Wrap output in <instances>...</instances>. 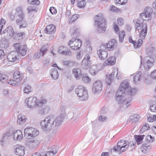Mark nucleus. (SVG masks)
Instances as JSON below:
<instances>
[{"instance_id": "26", "label": "nucleus", "mask_w": 156, "mask_h": 156, "mask_svg": "<svg viewBox=\"0 0 156 156\" xmlns=\"http://www.w3.org/2000/svg\"><path fill=\"white\" fill-rule=\"evenodd\" d=\"M155 50L154 47L150 45L146 47V53L149 55H153L155 53Z\"/></svg>"}, {"instance_id": "41", "label": "nucleus", "mask_w": 156, "mask_h": 156, "mask_svg": "<svg viewBox=\"0 0 156 156\" xmlns=\"http://www.w3.org/2000/svg\"><path fill=\"white\" fill-rule=\"evenodd\" d=\"M145 136L144 135L136 136L135 137V140L137 142V144L138 145L140 144L142 142V140Z\"/></svg>"}, {"instance_id": "37", "label": "nucleus", "mask_w": 156, "mask_h": 156, "mask_svg": "<svg viewBox=\"0 0 156 156\" xmlns=\"http://www.w3.org/2000/svg\"><path fill=\"white\" fill-rule=\"evenodd\" d=\"M14 79H16V80H19L20 82L22 80V77L20 75V72L18 71L15 72L13 75Z\"/></svg>"}, {"instance_id": "19", "label": "nucleus", "mask_w": 156, "mask_h": 156, "mask_svg": "<svg viewBox=\"0 0 156 156\" xmlns=\"http://www.w3.org/2000/svg\"><path fill=\"white\" fill-rule=\"evenodd\" d=\"M17 53L16 51H12L10 52L7 56L9 62H14L17 60Z\"/></svg>"}, {"instance_id": "10", "label": "nucleus", "mask_w": 156, "mask_h": 156, "mask_svg": "<svg viewBox=\"0 0 156 156\" xmlns=\"http://www.w3.org/2000/svg\"><path fill=\"white\" fill-rule=\"evenodd\" d=\"M19 10L20 11L19 14L18 15L19 17L17 19L16 22L18 25H20V28L21 29L26 27L28 24L24 19V13L22 12L21 8L19 9Z\"/></svg>"}, {"instance_id": "33", "label": "nucleus", "mask_w": 156, "mask_h": 156, "mask_svg": "<svg viewBox=\"0 0 156 156\" xmlns=\"http://www.w3.org/2000/svg\"><path fill=\"white\" fill-rule=\"evenodd\" d=\"M151 149V146L147 145L146 144H143L141 147L142 152L145 154H147L149 152Z\"/></svg>"}, {"instance_id": "34", "label": "nucleus", "mask_w": 156, "mask_h": 156, "mask_svg": "<svg viewBox=\"0 0 156 156\" xmlns=\"http://www.w3.org/2000/svg\"><path fill=\"white\" fill-rule=\"evenodd\" d=\"M142 76H144L142 74L141 72L140 71L138 72L133 77V80L135 83H136L139 82L140 77Z\"/></svg>"}, {"instance_id": "22", "label": "nucleus", "mask_w": 156, "mask_h": 156, "mask_svg": "<svg viewBox=\"0 0 156 156\" xmlns=\"http://www.w3.org/2000/svg\"><path fill=\"white\" fill-rule=\"evenodd\" d=\"M72 73L75 77L77 79H79L81 77V69L80 68H76L73 69Z\"/></svg>"}, {"instance_id": "25", "label": "nucleus", "mask_w": 156, "mask_h": 156, "mask_svg": "<svg viewBox=\"0 0 156 156\" xmlns=\"http://www.w3.org/2000/svg\"><path fill=\"white\" fill-rule=\"evenodd\" d=\"M55 31V27L52 24L47 26L45 29V33L49 34L54 33Z\"/></svg>"}, {"instance_id": "42", "label": "nucleus", "mask_w": 156, "mask_h": 156, "mask_svg": "<svg viewBox=\"0 0 156 156\" xmlns=\"http://www.w3.org/2000/svg\"><path fill=\"white\" fill-rule=\"evenodd\" d=\"M150 129L149 125L148 123H145L141 128L140 132L141 133H143L147 130H149Z\"/></svg>"}, {"instance_id": "43", "label": "nucleus", "mask_w": 156, "mask_h": 156, "mask_svg": "<svg viewBox=\"0 0 156 156\" xmlns=\"http://www.w3.org/2000/svg\"><path fill=\"white\" fill-rule=\"evenodd\" d=\"M125 36V33L124 31H122L121 33H119V41L120 42L123 41L124 37Z\"/></svg>"}, {"instance_id": "35", "label": "nucleus", "mask_w": 156, "mask_h": 156, "mask_svg": "<svg viewBox=\"0 0 156 156\" xmlns=\"http://www.w3.org/2000/svg\"><path fill=\"white\" fill-rule=\"evenodd\" d=\"M49 48V45L47 44H44L42 46L40 51L42 57L43 56L45 53L48 50Z\"/></svg>"}, {"instance_id": "64", "label": "nucleus", "mask_w": 156, "mask_h": 156, "mask_svg": "<svg viewBox=\"0 0 156 156\" xmlns=\"http://www.w3.org/2000/svg\"><path fill=\"white\" fill-rule=\"evenodd\" d=\"M5 23V21L2 18L0 20V25H2V27Z\"/></svg>"}, {"instance_id": "9", "label": "nucleus", "mask_w": 156, "mask_h": 156, "mask_svg": "<svg viewBox=\"0 0 156 156\" xmlns=\"http://www.w3.org/2000/svg\"><path fill=\"white\" fill-rule=\"evenodd\" d=\"M39 134V131L37 129L32 127L26 128L24 130V136L28 139L35 137Z\"/></svg>"}, {"instance_id": "16", "label": "nucleus", "mask_w": 156, "mask_h": 156, "mask_svg": "<svg viewBox=\"0 0 156 156\" xmlns=\"http://www.w3.org/2000/svg\"><path fill=\"white\" fill-rule=\"evenodd\" d=\"M40 143V141L37 139L33 138L26 141V145L30 149H33L36 147Z\"/></svg>"}, {"instance_id": "51", "label": "nucleus", "mask_w": 156, "mask_h": 156, "mask_svg": "<svg viewBox=\"0 0 156 156\" xmlns=\"http://www.w3.org/2000/svg\"><path fill=\"white\" fill-rule=\"evenodd\" d=\"M143 43V40L142 39H138L136 44V46H134L136 48H139L142 45Z\"/></svg>"}, {"instance_id": "2", "label": "nucleus", "mask_w": 156, "mask_h": 156, "mask_svg": "<svg viewBox=\"0 0 156 156\" xmlns=\"http://www.w3.org/2000/svg\"><path fill=\"white\" fill-rule=\"evenodd\" d=\"M66 115L64 111L56 118L52 115L47 116L41 121V126L44 131L55 130L61 126Z\"/></svg>"}, {"instance_id": "44", "label": "nucleus", "mask_w": 156, "mask_h": 156, "mask_svg": "<svg viewBox=\"0 0 156 156\" xmlns=\"http://www.w3.org/2000/svg\"><path fill=\"white\" fill-rule=\"evenodd\" d=\"M75 62L70 60H66L63 62V64L66 66H71L74 65Z\"/></svg>"}, {"instance_id": "13", "label": "nucleus", "mask_w": 156, "mask_h": 156, "mask_svg": "<svg viewBox=\"0 0 156 156\" xmlns=\"http://www.w3.org/2000/svg\"><path fill=\"white\" fill-rule=\"evenodd\" d=\"M154 59L150 57H146L144 59L143 65L146 71H148L153 66Z\"/></svg>"}, {"instance_id": "5", "label": "nucleus", "mask_w": 156, "mask_h": 156, "mask_svg": "<svg viewBox=\"0 0 156 156\" xmlns=\"http://www.w3.org/2000/svg\"><path fill=\"white\" fill-rule=\"evenodd\" d=\"M46 102L45 100H42L41 101L37 100V98L34 97L27 98L25 100V104L30 108L41 106L43 104L46 103Z\"/></svg>"}, {"instance_id": "31", "label": "nucleus", "mask_w": 156, "mask_h": 156, "mask_svg": "<svg viewBox=\"0 0 156 156\" xmlns=\"http://www.w3.org/2000/svg\"><path fill=\"white\" fill-rule=\"evenodd\" d=\"M26 121L25 116L22 114L19 115L17 116V123L19 125H22Z\"/></svg>"}, {"instance_id": "53", "label": "nucleus", "mask_w": 156, "mask_h": 156, "mask_svg": "<svg viewBox=\"0 0 156 156\" xmlns=\"http://www.w3.org/2000/svg\"><path fill=\"white\" fill-rule=\"evenodd\" d=\"M127 2V0H116V3L122 5L125 4Z\"/></svg>"}, {"instance_id": "18", "label": "nucleus", "mask_w": 156, "mask_h": 156, "mask_svg": "<svg viewBox=\"0 0 156 156\" xmlns=\"http://www.w3.org/2000/svg\"><path fill=\"white\" fill-rule=\"evenodd\" d=\"M118 69H114L111 73L109 76L106 75V83L108 85H110L111 82L113 80L115 72H117Z\"/></svg>"}, {"instance_id": "14", "label": "nucleus", "mask_w": 156, "mask_h": 156, "mask_svg": "<svg viewBox=\"0 0 156 156\" xmlns=\"http://www.w3.org/2000/svg\"><path fill=\"white\" fill-rule=\"evenodd\" d=\"M14 46L17 52L22 56H24L26 53L27 47L25 45H21L20 43H16Z\"/></svg>"}, {"instance_id": "38", "label": "nucleus", "mask_w": 156, "mask_h": 156, "mask_svg": "<svg viewBox=\"0 0 156 156\" xmlns=\"http://www.w3.org/2000/svg\"><path fill=\"white\" fill-rule=\"evenodd\" d=\"M70 33L73 37H77L79 34V30L76 29L75 28H71L70 30Z\"/></svg>"}, {"instance_id": "30", "label": "nucleus", "mask_w": 156, "mask_h": 156, "mask_svg": "<svg viewBox=\"0 0 156 156\" xmlns=\"http://www.w3.org/2000/svg\"><path fill=\"white\" fill-rule=\"evenodd\" d=\"M116 62L115 58L114 56H110L105 61V64L108 65H113Z\"/></svg>"}, {"instance_id": "27", "label": "nucleus", "mask_w": 156, "mask_h": 156, "mask_svg": "<svg viewBox=\"0 0 156 156\" xmlns=\"http://www.w3.org/2000/svg\"><path fill=\"white\" fill-rule=\"evenodd\" d=\"M3 33L11 37L14 35V32L12 27L11 26H9L3 31Z\"/></svg>"}, {"instance_id": "57", "label": "nucleus", "mask_w": 156, "mask_h": 156, "mask_svg": "<svg viewBox=\"0 0 156 156\" xmlns=\"http://www.w3.org/2000/svg\"><path fill=\"white\" fill-rule=\"evenodd\" d=\"M79 17V15L78 14H75L73 15L71 19V22H73L74 21Z\"/></svg>"}, {"instance_id": "32", "label": "nucleus", "mask_w": 156, "mask_h": 156, "mask_svg": "<svg viewBox=\"0 0 156 156\" xmlns=\"http://www.w3.org/2000/svg\"><path fill=\"white\" fill-rule=\"evenodd\" d=\"M50 110V108L48 106H43L42 108L39 111V113L41 115L47 114Z\"/></svg>"}, {"instance_id": "46", "label": "nucleus", "mask_w": 156, "mask_h": 156, "mask_svg": "<svg viewBox=\"0 0 156 156\" xmlns=\"http://www.w3.org/2000/svg\"><path fill=\"white\" fill-rule=\"evenodd\" d=\"M28 3L33 5H38L40 4V2L39 0H28Z\"/></svg>"}, {"instance_id": "17", "label": "nucleus", "mask_w": 156, "mask_h": 156, "mask_svg": "<svg viewBox=\"0 0 156 156\" xmlns=\"http://www.w3.org/2000/svg\"><path fill=\"white\" fill-rule=\"evenodd\" d=\"M102 88V83L99 80L96 81L93 84L92 90L94 93H97L101 91Z\"/></svg>"}, {"instance_id": "3", "label": "nucleus", "mask_w": 156, "mask_h": 156, "mask_svg": "<svg viewBox=\"0 0 156 156\" xmlns=\"http://www.w3.org/2000/svg\"><path fill=\"white\" fill-rule=\"evenodd\" d=\"M94 25L97 27V31L99 33H103L106 30V23L103 15L99 13L94 18Z\"/></svg>"}, {"instance_id": "1", "label": "nucleus", "mask_w": 156, "mask_h": 156, "mask_svg": "<svg viewBox=\"0 0 156 156\" xmlns=\"http://www.w3.org/2000/svg\"><path fill=\"white\" fill-rule=\"evenodd\" d=\"M152 10L150 7H147L144 9V12L140 14L139 19L134 20L136 31L138 30L140 33L141 38L144 39L147 32V25L144 23V20H149L152 18Z\"/></svg>"}, {"instance_id": "48", "label": "nucleus", "mask_w": 156, "mask_h": 156, "mask_svg": "<svg viewBox=\"0 0 156 156\" xmlns=\"http://www.w3.org/2000/svg\"><path fill=\"white\" fill-rule=\"evenodd\" d=\"M23 91L24 93L28 94L32 91V89L30 86L27 85L25 87Z\"/></svg>"}, {"instance_id": "62", "label": "nucleus", "mask_w": 156, "mask_h": 156, "mask_svg": "<svg viewBox=\"0 0 156 156\" xmlns=\"http://www.w3.org/2000/svg\"><path fill=\"white\" fill-rule=\"evenodd\" d=\"M150 110L152 112H156V105H153L151 106Z\"/></svg>"}, {"instance_id": "29", "label": "nucleus", "mask_w": 156, "mask_h": 156, "mask_svg": "<svg viewBox=\"0 0 156 156\" xmlns=\"http://www.w3.org/2000/svg\"><path fill=\"white\" fill-rule=\"evenodd\" d=\"M99 69L98 66H92L90 69V73L92 75L94 76L97 74Z\"/></svg>"}, {"instance_id": "11", "label": "nucleus", "mask_w": 156, "mask_h": 156, "mask_svg": "<svg viewBox=\"0 0 156 156\" xmlns=\"http://www.w3.org/2000/svg\"><path fill=\"white\" fill-rule=\"evenodd\" d=\"M107 50V48L105 44L101 45L98 48L97 54L101 60H104L107 58L108 55Z\"/></svg>"}, {"instance_id": "55", "label": "nucleus", "mask_w": 156, "mask_h": 156, "mask_svg": "<svg viewBox=\"0 0 156 156\" xmlns=\"http://www.w3.org/2000/svg\"><path fill=\"white\" fill-rule=\"evenodd\" d=\"M63 55H66L69 56H71L72 55V54L71 51L69 50H66Z\"/></svg>"}, {"instance_id": "47", "label": "nucleus", "mask_w": 156, "mask_h": 156, "mask_svg": "<svg viewBox=\"0 0 156 156\" xmlns=\"http://www.w3.org/2000/svg\"><path fill=\"white\" fill-rule=\"evenodd\" d=\"M8 46V44L6 41L5 40L2 41L0 43V47L3 48H5Z\"/></svg>"}, {"instance_id": "45", "label": "nucleus", "mask_w": 156, "mask_h": 156, "mask_svg": "<svg viewBox=\"0 0 156 156\" xmlns=\"http://www.w3.org/2000/svg\"><path fill=\"white\" fill-rule=\"evenodd\" d=\"M20 82V80H9V81H7L6 82L8 84L12 85V86H15L17 84Z\"/></svg>"}, {"instance_id": "6", "label": "nucleus", "mask_w": 156, "mask_h": 156, "mask_svg": "<svg viewBox=\"0 0 156 156\" xmlns=\"http://www.w3.org/2000/svg\"><path fill=\"white\" fill-rule=\"evenodd\" d=\"M118 90L126 95H129L134 94L136 93V89H131L129 82L126 80L123 81L121 83Z\"/></svg>"}, {"instance_id": "58", "label": "nucleus", "mask_w": 156, "mask_h": 156, "mask_svg": "<svg viewBox=\"0 0 156 156\" xmlns=\"http://www.w3.org/2000/svg\"><path fill=\"white\" fill-rule=\"evenodd\" d=\"M49 11L52 14H56L57 12V10L55 8L51 7L50 8Z\"/></svg>"}, {"instance_id": "23", "label": "nucleus", "mask_w": 156, "mask_h": 156, "mask_svg": "<svg viewBox=\"0 0 156 156\" xmlns=\"http://www.w3.org/2000/svg\"><path fill=\"white\" fill-rule=\"evenodd\" d=\"M9 135V133H4L2 139L0 140L1 145L3 146H6L8 144V137Z\"/></svg>"}, {"instance_id": "60", "label": "nucleus", "mask_w": 156, "mask_h": 156, "mask_svg": "<svg viewBox=\"0 0 156 156\" xmlns=\"http://www.w3.org/2000/svg\"><path fill=\"white\" fill-rule=\"evenodd\" d=\"M98 120L101 122L105 121L107 120V118L105 116H101L99 117Z\"/></svg>"}, {"instance_id": "7", "label": "nucleus", "mask_w": 156, "mask_h": 156, "mask_svg": "<svg viewBox=\"0 0 156 156\" xmlns=\"http://www.w3.org/2000/svg\"><path fill=\"white\" fill-rule=\"evenodd\" d=\"M129 143L128 141L121 140L117 143V146L114 147L113 151L120 154L127 150Z\"/></svg>"}, {"instance_id": "50", "label": "nucleus", "mask_w": 156, "mask_h": 156, "mask_svg": "<svg viewBox=\"0 0 156 156\" xmlns=\"http://www.w3.org/2000/svg\"><path fill=\"white\" fill-rule=\"evenodd\" d=\"M83 80L86 83L90 82V79L87 76H84L82 78Z\"/></svg>"}, {"instance_id": "40", "label": "nucleus", "mask_w": 156, "mask_h": 156, "mask_svg": "<svg viewBox=\"0 0 156 156\" xmlns=\"http://www.w3.org/2000/svg\"><path fill=\"white\" fill-rule=\"evenodd\" d=\"M77 5L80 8H82L85 7L86 2L85 0H77Z\"/></svg>"}, {"instance_id": "8", "label": "nucleus", "mask_w": 156, "mask_h": 156, "mask_svg": "<svg viewBox=\"0 0 156 156\" xmlns=\"http://www.w3.org/2000/svg\"><path fill=\"white\" fill-rule=\"evenodd\" d=\"M76 93L82 101H85L88 97V91L86 88L82 86H79L76 89Z\"/></svg>"}, {"instance_id": "52", "label": "nucleus", "mask_w": 156, "mask_h": 156, "mask_svg": "<svg viewBox=\"0 0 156 156\" xmlns=\"http://www.w3.org/2000/svg\"><path fill=\"white\" fill-rule=\"evenodd\" d=\"M65 47L64 46H62L60 47L58 49V52L61 54H63L64 53V52L66 50Z\"/></svg>"}, {"instance_id": "61", "label": "nucleus", "mask_w": 156, "mask_h": 156, "mask_svg": "<svg viewBox=\"0 0 156 156\" xmlns=\"http://www.w3.org/2000/svg\"><path fill=\"white\" fill-rule=\"evenodd\" d=\"M118 23L119 26H122L123 24V20L122 18H119L118 19Z\"/></svg>"}, {"instance_id": "54", "label": "nucleus", "mask_w": 156, "mask_h": 156, "mask_svg": "<svg viewBox=\"0 0 156 156\" xmlns=\"http://www.w3.org/2000/svg\"><path fill=\"white\" fill-rule=\"evenodd\" d=\"M150 76L152 79L156 80V69L151 73L150 74Z\"/></svg>"}, {"instance_id": "63", "label": "nucleus", "mask_w": 156, "mask_h": 156, "mask_svg": "<svg viewBox=\"0 0 156 156\" xmlns=\"http://www.w3.org/2000/svg\"><path fill=\"white\" fill-rule=\"evenodd\" d=\"M129 42L132 43L133 44L134 46H136V42H135L134 41H133L132 40V39L131 37H129Z\"/></svg>"}, {"instance_id": "39", "label": "nucleus", "mask_w": 156, "mask_h": 156, "mask_svg": "<svg viewBox=\"0 0 156 156\" xmlns=\"http://www.w3.org/2000/svg\"><path fill=\"white\" fill-rule=\"evenodd\" d=\"M139 119V117L138 115L135 114L131 116L129 118V121L132 122L137 121Z\"/></svg>"}, {"instance_id": "24", "label": "nucleus", "mask_w": 156, "mask_h": 156, "mask_svg": "<svg viewBox=\"0 0 156 156\" xmlns=\"http://www.w3.org/2000/svg\"><path fill=\"white\" fill-rule=\"evenodd\" d=\"M57 150H54L53 149L50 151L47 152L45 155L42 154H40L39 153H33L31 156H49L51 154H52L53 155L55 154L57 152Z\"/></svg>"}, {"instance_id": "36", "label": "nucleus", "mask_w": 156, "mask_h": 156, "mask_svg": "<svg viewBox=\"0 0 156 156\" xmlns=\"http://www.w3.org/2000/svg\"><path fill=\"white\" fill-rule=\"evenodd\" d=\"M51 75L54 80H56L58 77V73L57 69L55 68L52 69L51 71Z\"/></svg>"}, {"instance_id": "21", "label": "nucleus", "mask_w": 156, "mask_h": 156, "mask_svg": "<svg viewBox=\"0 0 156 156\" xmlns=\"http://www.w3.org/2000/svg\"><path fill=\"white\" fill-rule=\"evenodd\" d=\"M117 42L115 39H112L110 40L108 43L105 45L107 48L110 49V50H113L116 47L117 45Z\"/></svg>"}, {"instance_id": "49", "label": "nucleus", "mask_w": 156, "mask_h": 156, "mask_svg": "<svg viewBox=\"0 0 156 156\" xmlns=\"http://www.w3.org/2000/svg\"><path fill=\"white\" fill-rule=\"evenodd\" d=\"M145 140L147 142L152 143L154 141V139L151 135H148L146 136Z\"/></svg>"}, {"instance_id": "12", "label": "nucleus", "mask_w": 156, "mask_h": 156, "mask_svg": "<svg viewBox=\"0 0 156 156\" xmlns=\"http://www.w3.org/2000/svg\"><path fill=\"white\" fill-rule=\"evenodd\" d=\"M82 41L79 39L73 38L70 40L68 43V45L73 49H77L81 46Z\"/></svg>"}, {"instance_id": "56", "label": "nucleus", "mask_w": 156, "mask_h": 156, "mask_svg": "<svg viewBox=\"0 0 156 156\" xmlns=\"http://www.w3.org/2000/svg\"><path fill=\"white\" fill-rule=\"evenodd\" d=\"M113 25L114 29L115 32L117 34H118L119 33V27L117 26L116 23H114Z\"/></svg>"}, {"instance_id": "59", "label": "nucleus", "mask_w": 156, "mask_h": 156, "mask_svg": "<svg viewBox=\"0 0 156 156\" xmlns=\"http://www.w3.org/2000/svg\"><path fill=\"white\" fill-rule=\"evenodd\" d=\"M5 53L2 50H0V60L4 59L5 58Z\"/></svg>"}, {"instance_id": "15", "label": "nucleus", "mask_w": 156, "mask_h": 156, "mask_svg": "<svg viewBox=\"0 0 156 156\" xmlns=\"http://www.w3.org/2000/svg\"><path fill=\"white\" fill-rule=\"evenodd\" d=\"M90 56L89 54L84 55L81 63V67L84 69H87L91 65Z\"/></svg>"}, {"instance_id": "20", "label": "nucleus", "mask_w": 156, "mask_h": 156, "mask_svg": "<svg viewBox=\"0 0 156 156\" xmlns=\"http://www.w3.org/2000/svg\"><path fill=\"white\" fill-rule=\"evenodd\" d=\"M23 137L22 132L20 130L15 131L13 134V139L15 140H20Z\"/></svg>"}, {"instance_id": "28", "label": "nucleus", "mask_w": 156, "mask_h": 156, "mask_svg": "<svg viewBox=\"0 0 156 156\" xmlns=\"http://www.w3.org/2000/svg\"><path fill=\"white\" fill-rule=\"evenodd\" d=\"M24 149V147L23 146H19L15 149V153L17 155L20 156H23L25 154Z\"/></svg>"}, {"instance_id": "4", "label": "nucleus", "mask_w": 156, "mask_h": 156, "mask_svg": "<svg viewBox=\"0 0 156 156\" xmlns=\"http://www.w3.org/2000/svg\"><path fill=\"white\" fill-rule=\"evenodd\" d=\"M125 95H127L118 90L115 94V99L118 104L121 105V107L126 109L129 105V103L131 101V99H127Z\"/></svg>"}]
</instances>
